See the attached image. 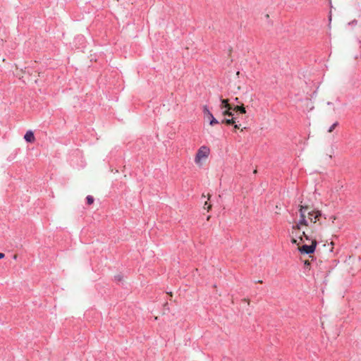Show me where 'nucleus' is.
Returning <instances> with one entry per match:
<instances>
[{
    "label": "nucleus",
    "instance_id": "obj_1",
    "mask_svg": "<svg viewBox=\"0 0 361 361\" xmlns=\"http://www.w3.org/2000/svg\"><path fill=\"white\" fill-rule=\"evenodd\" d=\"M309 209L308 206H300V208L299 209L300 212V220L298 224L293 226V229L295 230H300V226H307L308 225V220L307 219V215L306 212Z\"/></svg>",
    "mask_w": 361,
    "mask_h": 361
},
{
    "label": "nucleus",
    "instance_id": "obj_2",
    "mask_svg": "<svg viewBox=\"0 0 361 361\" xmlns=\"http://www.w3.org/2000/svg\"><path fill=\"white\" fill-rule=\"evenodd\" d=\"M209 152H210V150H209V147H207L204 145L200 147L199 148V149L197 150L195 158V163L198 164L200 162V161L202 159H205V158L208 157Z\"/></svg>",
    "mask_w": 361,
    "mask_h": 361
},
{
    "label": "nucleus",
    "instance_id": "obj_3",
    "mask_svg": "<svg viewBox=\"0 0 361 361\" xmlns=\"http://www.w3.org/2000/svg\"><path fill=\"white\" fill-rule=\"evenodd\" d=\"M317 242L316 240L312 241L311 245H303L299 247V251L302 254H312L316 250Z\"/></svg>",
    "mask_w": 361,
    "mask_h": 361
},
{
    "label": "nucleus",
    "instance_id": "obj_4",
    "mask_svg": "<svg viewBox=\"0 0 361 361\" xmlns=\"http://www.w3.org/2000/svg\"><path fill=\"white\" fill-rule=\"evenodd\" d=\"M202 111H203V114H204V118H206V119L209 121V124L211 126H214V125L219 123L218 120H216L214 117L212 113L210 111V110L209 109L207 106H203Z\"/></svg>",
    "mask_w": 361,
    "mask_h": 361
},
{
    "label": "nucleus",
    "instance_id": "obj_5",
    "mask_svg": "<svg viewBox=\"0 0 361 361\" xmlns=\"http://www.w3.org/2000/svg\"><path fill=\"white\" fill-rule=\"evenodd\" d=\"M306 215H307V219L308 220V221L314 224L317 222V220L321 216V212L318 211V210L309 211V209H308L307 212H306Z\"/></svg>",
    "mask_w": 361,
    "mask_h": 361
},
{
    "label": "nucleus",
    "instance_id": "obj_6",
    "mask_svg": "<svg viewBox=\"0 0 361 361\" xmlns=\"http://www.w3.org/2000/svg\"><path fill=\"white\" fill-rule=\"evenodd\" d=\"M24 139L27 142H30V143L34 142L35 140V137L33 132L32 130L27 131L24 135Z\"/></svg>",
    "mask_w": 361,
    "mask_h": 361
},
{
    "label": "nucleus",
    "instance_id": "obj_7",
    "mask_svg": "<svg viewBox=\"0 0 361 361\" xmlns=\"http://www.w3.org/2000/svg\"><path fill=\"white\" fill-rule=\"evenodd\" d=\"M221 109H233L231 105L228 103V99H224L221 98Z\"/></svg>",
    "mask_w": 361,
    "mask_h": 361
},
{
    "label": "nucleus",
    "instance_id": "obj_8",
    "mask_svg": "<svg viewBox=\"0 0 361 361\" xmlns=\"http://www.w3.org/2000/svg\"><path fill=\"white\" fill-rule=\"evenodd\" d=\"M235 117H232L231 118H226L223 120V123H226L228 126H233L235 123Z\"/></svg>",
    "mask_w": 361,
    "mask_h": 361
},
{
    "label": "nucleus",
    "instance_id": "obj_9",
    "mask_svg": "<svg viewBox=\"0 0 361 361\" xmlns=\"http://www.w3.org/2000/svg\"><path fill=\"white\" fill-rule=\"evenodd\" d=\"M233 109L235 111H239L240 114H243L246 113L245 108L242 106H235L234 108H233Z\"/></svg>",
    "mask_w": 361,
    "mask_h": 361
},
{
    "label": "nucleus",
    "instance_id": "obj_10",
    "mask_svg": "<svg viewBox=\"0 0 361 361\" xmlns=\"http://www.w3.org/2000/svg\"><path fill=\"white\" fill-rule=\"evenodd\" d=\"M94 199L92 195H87L86 197V202L88 205H91L94 203Z\"/></svg>",
    "mask_w": 361,
    "mask_h": 361
},
{
    "label": "nucleus",
    "instance_id": "obj_11",
    "mask_svg": "<svg viewBox=\"0 0 361 361\" xmlns=\"http://www.w3.org/2000/svg\"><path fill=\"white\" fill-rule=\"evenodd\" d=\"M231 109H226L224 112H223V114L224 116H228L229 117H233V114L231 111Z\"/></svg>",
    "mask_w": 361,
    "mask_h": 361
},
{
    "label": "nucleus",
    "instance_id": "obj_12",
    "mask_svg": "<svg viewBox=\"0 0 361 361\" xmlns=\"http://www.w3.org/2000/svg\"><path fill=\"white\" fill-rule=\"evenodd\" d=\"M123 279V274H118L117 276H114V281H116L118 282H121Z\"/></svg>",
    "mask_w": 361,
    "mask_h": 361
},
{
    "label": "nucleus",
    "instance_id": "obj_13",
    "mask_svg": "<svg viewBox=\"0 0 361 361\" xmlns=\"http://www.w3.org/2000/svg\"><path fill=\"white\" fill-rule=\"evenodd\" d=\"M338 125V122H336V123H333V124L330 126L329 129L328 130V132H329V133H331V132L335 129V128H336Z\"/></svg>",
    "mask_w": 361,
    "mask_h": 361
},
{
    "label": "nucleus",
    "instance_id": "obj_14",
    "mask_svg": "<svg viewBox=\"0 0 361 361\" xmlns=\"http://www.w3.org/2000/svg\"><path fill=\"white\" fill-rule=\"evenodd\" d=\"M233 126H234V128H235V129H239V128H240V125H238V124H236V123H235L233 124Z\"/></svg>",
    "mask_w": 361,
    "mask_h": 361
},
{
    "label": "nucleus",
    "instance_id": "obj_15",
    "mask_svg": "<svg viewBox=\"0 0 361 361\" xmlns=\"http://www.w3.org/2000/svg\"><path fill=\"white\" fill-rule=\"evenodd\" d=\"M302 235H303V236L305 238V239H306V240H309V237H308V235H306V234H305V233L304 231L302 232Z\"/></svg>",
    "mask_w": 361,
    "mask_h": 361
},
{
    "label": "nucleus",
    "instance_id": "obj_16",
    "mask_svg": "<svg viewBox=\"0 0 361 361\" xmlns=\"http://www.w3.org/2000/svg\"><path fill=\"white\" fill-rule=\"evenodd\" d=\"M5 257V255L2 252H0V259H3Z\"/></svg>",
    "mask_w": 361,
    "mask_h": 361
},
{
    "label": "nucleus",
    "instance_id": "obj_17",
    "mask_svg": "<svg viewBox=\"0 0 361 361\" xmlns=\"http://www.w3.org/2000/svg\"><path fill=\"white\" fill-rule=\"evenodd\" d=\"M310 262H309L308 261H306V262H305V266L306 267H307L308 266H310Z\"/></svg>",
    "mask_w": 361,
    "mask_h": 361
},
{
    "label": "nucleus",
    "instance_id": "obj_18",
    "mask_svg": "<svg viewBox=\"0 0 361 361\" xmlns=\"http://www.w3.org/2000/svg\"><path fill=\"white\" fill-rule=\"evenodd\" d=\"M235 102L240 103L239 99L238 97L235 98Z\"/></svg>",
    "mask_w": 361,
    "mask_h": 361
},
{
    "label": "nucleus",
    "instance_id": "obj_19",
    "mask_svg": "<svg viewBox=\"0 0 361 361\" xmlns=\"http://www.w3.org/2000/svg\"><path fill=\"white\" fill-rule=\"evenodd\" d=\"M292 243H297V240H295V239H293V240H292Z\"/></svg>",
    "mask_w": 361,
    "mask_h": 361
},
{
    "label": "nucleus",
    "instance_id": "obj_20",
    "mask_svg": "<svg viewBox=\"0 0 361 361\" xmlns=\"http://www.w3.org/2000/svg\"><path fill=\"white\" fill-rule=\"evenodd\" d=\"M357 23V21H356V20H353V21H352L350 24H355V23Z\"/></svg>",
    "mask_w": 361,
    "mask_h": 361
},
{
    "label": "nucleus",
    "instance_id": "obj_21",
    "mask_svg": "<svg viewBox=\"0 0 361 361\" xmlns=\"http://www.w3.org/2000/svg\"><path fill=\"white\" fill-rule=\"evenodd\" d=\"M327 104L328 105H332L333 104H332V102H327Z\"/></svg>",
    "mask_w": 361,
    "mask_h": 361
}]
</instances>
